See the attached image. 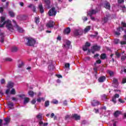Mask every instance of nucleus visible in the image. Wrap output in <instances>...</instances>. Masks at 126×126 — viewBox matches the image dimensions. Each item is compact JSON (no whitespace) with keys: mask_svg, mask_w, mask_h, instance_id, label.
Returning a JSON list of instances; mask_svg holds the SVG:
<instances>
[{"mask_svg":"<svg viewBox=\"0 0 126 126\" xmlns=\"http://www.w3.org/2000/svg\"><path fill=\"white\" fill-rule=\"evenodd\" d=\"M49 105H50V101H49V100L46 101L44 104L45 107H49Z\"/></svg>","mask_w":126,"mask_h":126,"instance_id":"nucleus-39","label":"nucleus"},{"mask_svg":"<svg viewBox=\"0 0 126 126\" xmlns=\"http://www.w3.org/2000/svg\"><path fill=\"white\" fill-rule=\"evenodd\" d=\"M102 63V61H101L100 60H97V61H96V63H94V65H96V63Z\"/></svg>","mask_w":126,"mask_h":126,"instance_id":"nucleus-50","label":"nucleus"},{"mask_svg":"<svg viewBox=\"0 0 126 126\" xmlns=\"http://www.w3.org/2000/svg\"><path fill=\"white\" fill-rule=\"evenodd\" d=\"M118 3H123L125 2V0H118Z\"/></svg>","mask_w":126,"mask_h":126,"instance_id":"nucleus-53","label":"nucleus"},{"mask_svg":"<svg viewBox=\"0 0 126 126\" xmlns=\"http://www.w3.org/2000/svg\"><path fill=\"white\" fill-rule=\"evenodd\" d=\"M28 7H29V8L32 7L33 12H36V6H35V5L31 4L30 5L28 6Z\"/></svg>","mask_w":126,"mask_h":126,"instance_id":"nucleus-24","label":"nucleus"},{"mask_svg":"<svg viewBox=\"0 0 126 126\" xmlns=\"http://www.w3.org/2000/svg\"><path fill=\"white\" fill-rule=\"evenodd\" d=\"M120 43L121 44V45H126V41L122 40L120 42Z\"/></svg>","mask_w":126,"mask_h":126,"instance_id":"nucleus-55","label":"nucleus"},{"mask_svg":"<svg viewBox=\"0 0 126 126\" xmlns=\"http://www.w3.org/2000/svg\"><path fill=\"white\" fill-rule=\"evenodd\" d=\"M17 18L18 20H20V21H23L28 19V16L25 15H19L17 17Z\"/></svg>","mask_w":126,"mask_h":126,"instance_id":"nucleus-6","label":"nucleus"},{"mask_svg":"<svg viewBox=\"0 0 126 126\" xmlns=\"http://www.w3.org/2000/svg\"><path fill=\"white\" fill-rule=\"evenodd\" d=\"M125 33L126 34L123 36V38L126 41V30L125 31Z\"/></svg>","mask_w":126,"mask_h":126,"instance_id":"nucleus-62","label":"nucleus"},{"mask_svg":"<svg viewBox=\"0 0 126 126\" xmlns=\"http://www.w3.org/2000/svg\"><path fill=\"white\" fill-rule=\"evenodd\" d=\"M27 40V42L26 43V45L27 46H29V47H33L34 45L36 44V39L32 38L31 37H27L26 38Z\"/></svg>","mask_w":126,"mask_h":126,"instance_id":"nucleus-2","label":"nucleus"},{"mask_svg":"<svg viewBox=\"0 0 126 126\" xmlns=\"http://www.w3.org/2000/svg\"><path fill=\"white\" fill-rule=\"evenodd\" d=\"M16 29L20 33H23V32H24V30L17 25H16Z\"/></svg>","mask_w":126,"mask_h":126,"instance_id":"nucleus-20","label":"nucleus"},{"mask_svg":"<svg viewBox=\"0 0 126 126\" xmlns=\"http://www.w3.org/2000/svg\"><path fill=\"white\" fill-rule=\"evenodd\" d=\"M36 118L38 120H39V121L43 120V116L41 113H39L38 115L36 116Z\"/></svg>","mask_w":126,"mask_h":126,"instance_id":"nucleus-31","label":"nucleus"},{"mask_svg":"<svg viewBox=\"0 0 126 126\" xmlns=\"http://www.w3.org/2000/svg\"><path fill=\"white\" fill-rule=\"evenodd\" d=\"M6 24V28L8 29L9 31H13V26L11 24V21L10 20H7L3 22V23L1 25V27L4 26Z\"/></svg>","mask_w":126,"mask_h":126,"instance_id":"nucleus-1","label":"nucleus"},{"mask_svg":"<svg viewBox=\"0 0 126 126\" xmlns=\"http://www.w3.org/2000/svg\"><path fill=\"white\" fill-rule=\"evenodd\" d=\"M38 8L39 9L40 12H41V13H43L44 8H43V5L42 4V3L39 4Z\"/></svg>","mask_w":126,"mask_h":126,"instance_id":"nucleus-22","label":"nucleus"},{"mask_svg":"<svg viewBox=\"0 0 126 126\" xmlns=\"http://www.w3.org/2000/svg\"><path fill=\"white\" fill-rule=\"evenodd\" d=\"M70 64L69 63H65V68H69Z\"/></svg>","mask_w":126,"mask_h":126,"instance_id":"nucleus-47","label":"nucleus"},{"mask_svg":"<svg viewBox=\"0 0 126 126\" xmlns=\"http://www.w3.org/2000/svg\"><path fill=\"white\" fill-rule=\"evenodd\" d=\"M8 5H9V2H6L5 4V7H4V8H7L8 7Z\"/></svg>","mask_w":126,"mask_h":126,"instance_id":"nucleus-52","label":"nucleus"},{"mask_svg":"<svg viewBox=\"0 0 126 126\" xmlns=\"http://www.w3.org/2000/svg\"><path fill=\"white\" fill-rule=\"evenodd\" d=\"M3 12V7H0V13H2Z\"/></svg>","mask_w":126,"mask_h":126,"instance_id":"nucleus-59","label":"nucleus"},{"mask_svg":"<svg viewBox=\"0 0 126 126\" xmlns=\"http://www.w3.org/2000/svg\"><path fill=\"white\" fill-rule=\"evenodd\" d=\"M29 95H30V96H31V97H33L34 96V92L32 91H30L28 92Z\"/></svg>","mask_w":126,"mask_h":126,"instance_id":"nucleus-35","label":"nucleus"},{"mask_svg":"<svg viewBox=\"0 0 126 126\" xmlns=\"http://www.w3.org/2000/svg\"><path fill=\"white\" fill-rule=\"evenodd\" d=\"M102 100H106V99H107V97H106V95L103 94L102 96Z\"/></svg>","mask_w":126,"mask_h":126,"instance_id":"nucleus-58","label":"nucleus"},{"mask_svg":"<svg viewBox=\"0 0 126 126\" xmlns=\"http://www.w3.org/2000/svg\"><path fill=\"white\" fill-rule=\"evenodd\" d=\"M57 14V11L55 7H52L49 11H48V15L49 16H56Z\"/></svg>","mask_w":126,"mask_h":126,"instance_id":"nucleus-5","label":"nucleus"},{"mask_svg":"<svg viewBox=\"0 0 126 126\" xmlns=\"http://www.w3.org/2000/svg\"><path fill=\"white\" fill-rule=\"evenodd\" d=\"M56 25V23L53 21H50L48 23L46 24V27L47 28H53L54 26Z\"/></svg>","mask_w":126,"mask_h":126,"instance_id":"nucleus-9","label":"nucleus"},{"mask_svg":"<svg viewBox=\"0 0 126 126\" xmlns=\"http://www.w3.org/2000/svg\"><path fill=\"white\" fill-rule=\"evenodd\" d=\"M10 118L9 117H6L4 119V122H5L4 123H3V126H8V124H9V123H10Z\"/></svg>","mask_w":126,"mask_h":126,"instance_id":"nucleus-13","label":"nucleus"},{"mask_svg":"<svg viewBox=\"0 0 126 126\" xmlns=\"http://www.w3.org/2000/svg\"><path fill=\"white\" fill-rule=\"evenodd\" d=\"M122 25L123 26V27H126V24L125 22H122Z\"/></svg>","mask_w":126,"mask_h":126,"instance_id":"nucleus-63","label":"nucleus"},{"mask_svg":"<svg viewBox=\"0 0 126 126\" xmlns=\"http://www.w3.org/2000/svg\"><path fill=\"white\" fill-rule=\"evenodd\" d=\"M52 103H53V104H58V101L57 100H53Z\"/></svg>","mask_w":126,"mask_h":126,"instance_id":"nucleus-61","label":"nucleus"},{"mask_svg":"<svg viewBox=\"0 0 126 126\" xmlns=\"http://www.w3.org/2000/svg\"><path fill=\"white\" fill-rule=\"evenodd\" d=\"M11 52L12 53H14V52H16V47H15V46L13 47L11 49Z\"/></svg>","mask_w":126,"mask_h":126,"instance_id":"nucleus-42","label":"nucleus"},{"mask_svg":"<svg viewBox=\"0 0 126 126\" xmlns=\"http://www.w3.org/2000/svg\"><path fill=\"white\" fill-rule=\"evenodd\" d=\"M83 50L85 52L87 51L88 50V47H87V46L85 45L83 47Z\"/></svg>","mask_w":126,"mask_h":126,"instance_id":"nucleus-45","label":"nucleus"},{"mask_svg":"<svg viewBox=\"0 0 126 126\" xmlns=\"http://www.w3.org/2000/svg\"><path fill=\"white\" fill-rule=\"evenodd\" d=\"M14 86V84L13 83V82L11 81H9L8 82L6 87L7 88H8V89H10V88H13Z\"/></svg>","mask_w":126,"mask_h":126,"instance_id":"nucleus-14","label":"nucleus"},{"mask_svg":"<svg viewBox=\"0 0 126 126\" xmlns=\"http://www.w3.org/2000/svg\"><path fill=\"white\" fill-rule=\"evenodd\" d=\"M100 49H101L100 46L95 45L92 48V52L93 54H94L96 51H99Z\"/></svg>","mask_w":126,"mask_h":126,"instance_id":"nucleus-10","label":"nucleus"},{"mask_svg":"<svg viewBox=\"0 0 126 126\" xmlns=\"http://www.w3.org/2000/svg\"><path fill=\"white\" fill-rule=\"evenodd\" d=\"M9 14L11 17H14V13L12 11H9Z\"/></svg>","mask_w":126,"mask_h":126,"instance_id":"nucleus-36","label":"nucleus"},{"mask_svg":"<svg viewBox=\"0 0 126 126\" xmlns=\"http://www.w3.org/2000/svg\"><path fill=\"white\" fill-rule=\"evenodd\" d=\"M73 118L76 121L80 120V116H78L77 114L73 115Z\"/></svg>","mask_w":126,"mask_h":126,"instance_id":"nucleus-25","label":"nucleus"},{"mask_svg":"<svg viewBox=\"0 0 126 126\" xmlns=\"http://www.w3.org/2000/svg\"><path fill=\"white\" fill-rule=\"evenodd\" d=\"M113 84H116V85H117L118 84V80L116 79H114L113 81Z\"/></svg>","mask_w":126,"mask_h":126,"instance_id":"nucleus-44","label":"nucleus"},{"mask_svg":"<svg viewBox=\"0 0 126 126\" xmlns=\"http://www.w3.org/2000/svg\"><path fill=\"white\" fill-rule=\"evenodd\" d=\"M124 30V28H123V27H119L118 28H117V32H115V35H117V36H119L120 35V32H121V31H123Z\"/></svg>","mask_w":126,"mask_h":126,"instance_id":"nucleus-15","label":"nucleus"},{"mask_svg":"<svg viewBox=\"0 0 126 126\" xmlns=\"http://www.w3.org/2000/svg\"><path fill=\"white\" fill-rule=\"evenodd\" d=\"M120 97V94H115V95L112 97V99L111 100V102H113L114 104H116L117 103V98Z\"/></svg>","mask_w":126,"mask_h":126,"instance_id":"nucleus-11","label":"nucleus"},{"mask_svg":"<svg viewBox=\"0 0 126 126\" xmlns=\"http://www.w3.org/2000/svg\"><path fill=\"white\" fill-rule=\"evenodd\" d=\"M115 55L117 57V58H120V57H121V53H119L118 52H115Z\"/></svg>","mask_w":126,"mask_h":126,"instance_id":"nucleus-48","label":"nucleus"},{"mask_svg":"<svg viewBox=\"0 0 126 126\" xmlns=\"http://www.w3.org/2000/svg\"><path fill=\"white\" fill-rule=\"evenodd\" d=\"M43 124L44 123H43V121H42V120L39 121V126H43Z\"/></svg>","mask_w":126,"mask_h":126,"instance_id":"nucleus-56","label":"nucleus"},{"mask_svg":"<svg viewBox=\"0 0 126 126\" xmlns=\"http://www.w3.org/2000/svg\"><path fill=\"white\" fill-rule=\"evenodd\" d=\"M122 83L124 84L125 83H126V78H125L122 80Z\"/></svg>","mask_w":126,"mask_h":126,"instance_id":"nucleus-60","label":"nucleus"},{"mask_svg":"<svg viewBox=\"0 0 126 126\" xmlns=\"http://www.w3.org/2000/svg\"><path fill=\"white\" fill-rule=\"evenodd\" d=\"M114 42V43L118 44H119V43H120V39H117V38L115 39Z\"/></svg>","mask_w":126,"mask_h":126,"instance_id":"nucleus-41","label":"nucleus"},{"mask_svg":"<svg viewBox=\"0 0 126 126\" xmlns=\"http://www.w3.org/2000/svg\"><path fill=\"white\" fill-rule=\"evenodd\" d=\"M9 92H10V89H7L6 90L5 94L7 95L6 100H9V98H10V95L9 94Z\"/></svg>","mask_w":126,"mask_h":126,"instance_id":"nucleus-16","label":"nucleus"},{"mask_svg":"<svg viewBox=\"0 0 126 126\" xmlns=\"http://www.w3.org/2000/svg\"><path fill=\"white\" fill-rule=\"evenodd\" d=\"M34 22L36 23V24H38L40 22V20L38 17H35L34 18Z\"/></svg>","mask_w":126,"mask_h":126,"instance_id":"nucleus-40","label":"nucleus"},{"mask_svg":"<svg viewBox=\"0 0 126 126\" xmlns=\"http://www.w3.org/2000/svg\"><path fill=\"white\" fill-rule=\"evenodd\" d=\"M100 103L99 101L96 100L95 99L91 101V105L93 107H95V106H98V105H100Z\"/></svg>","mask_w":126,"mask_h":126,"instance_id":"nucleus-12","label":"nucleus"},{"mask_svg":"<svg viewBox=\"0 0 126 126\" xmlns=\"http://www.w3.org/2000/svg\"><path fill=\"white\" fill-rule=\"evenodd\" d=\"M126 59V55H123L121 57V60L125 61Z\"/></svg>","mask_w":126,"mask_h":126,"instance_id":"nucleus-49","label":"nucleus"},{"mask_svg":"<svg viewBox=\"0 0 126 126\" xmlns=\"http://www.w3.org/2000/svg\"><path fill=\"white\" fill-rule=\"evenodd\" d=\"M7 108L10 109V110H14V103L13 102L9 101L6 102Z\"/></svg>","mask_w":126,"mask_h":126,"instance_id":"nucleus-8","label":"nucleus"},{"mask_svg":"<svg viewBox=\"0 0 126 126\" xmlns=\"http://www.w3.org/2000/svg\"><path fill=\"white\" fill-rule=\"evenodd\" d=\"M70 33V28H67L64 31V34H69Z\"/></svg>","mask_w":126,"mask_h":126,"instance_id":"nucleus-29","label":"nucleus"},{"mask_svg":"<svg viewBox=\"0 0 126 126\" xmlns=\"http://www.w3.org/2000/svg\"><path fill=\"white\" fill-rule=\"evenodd\" d=\"M107 73L109 74L110 76H113L114 75V72L113 71H111L110 70H107Z\"/></svg>","mask_w":126,"mask_h":126,"instance_id":"nucleus-37","label":"nucleus"},{"mask_svg":"<svg viewBox=\"0 0 126 126\" xmlns=\"http://www.w3.org/2000/svg\"><path fill=\"white\" fill-rule=\"evenodd\" d=\"M97 12H98V11H96L95 10H90L88 11V15H90L91 17V19L93 21H95V18H94V17H92V15H93V14H96Z\"/></svg>","mask_w":126,"mask_h":126,"instance_id":"nucleus-4","label":"nucleus"},{"mask_svg":"<svg viewBox=\"0 0 126 126\" xmlns=\"http://www.w3.org/2000/svg\"><path fill=\"white\" fill-rule=\"evenodd\" d=\"M3 60L4 62H12V59L10 58H6Z\"/></svg>","mask_w":126,"mask_h":126,"instance_id":"nucleus-33","label":"nucleus"},{"mask_svg":"<svg viewBox=\"0 0 126 126\" xmlns=\"http://www.w3.org/2000/svg\"><path fill=\"white\" fill-rule=\"evenodd\" d=\"M122 10H123V12H126V6H123L122 8Z\"/></svg>","mask_w":126,"mask_h":126,"instance_id":"nucleus-57","label":"nucleus"},{"mask_svg":"<svg viewBox=\"0 0 126 126\" xmlns=\"http://www.w3.org/2000/svg\"><path fill=\"white\" fill-rule=\"evenodd\" d=\"M109 16L107 15L106 17H104L103 19H102V23H106L108 21V20L109 19Z\"/></svg>","mask_w":126,"mask_h":126,"instance_id":"nucleus-26","label":"nucleus"},{"mask_svg":"<svg viewBox=\"0 0 126 126\" xmlns=\"http://www.w3.org/2000/svg\"><path fill=\"white\" fill-rule=\"evenodd\" d=\"M0 42L2 44V43H4V36H2L1 37L0 39Z\"/></svg>","mask_w":126,"mask_h":126,"instance_id":"nucleus-43","label":"nucleus"},{"mask_svg":"<svg viewBox=\"0 0 126 126\" xmlns=\"http://www.w3.org/2000/svg\"><path fill=\"white\" fill-rule=\"evenodd\" d=\"M55 68V66L53 64H50L48 66V69H50V70H52Z\"/></svg>","mask_w":126,"mask_h":126,"instance_id":"nucleus-38","label":"nucleus"},{"mask_svg":"<svg viewBox=\"0 0 126 126\" xmlns=\"http://www.w3.org/2000/svg\"><path fill=\"white\" fill-rule=\"evenodd\" d=\"M69 45H70V41L67 40L66 41V44H63L64 48H69Z\"/></svg>","mask_w":126,"mask_h":126,"instance_id":"nucleus-23","label":"nucleus"},{"mask_svg":"<svg viewBox=\"0 0 126 126\" xmlns=\"http://www.w3.org/2000/svg\"><path fill=\"white\" fill-rule=\"evenodd\" d=\"M75 36H81L83 34V32L80 29H75L73 31Z\"/></svg>","mask_w":126,"mask_h":126,"instance_id":"nucleus-7","label":"nucleus"},{"mask_svg":"<svg viewBox=\"0 0 126 126\" xmlns=\"http://www.w3.org/2000/svg\"><path fill=\"white\" fill-rule=\"evenodd\" d=\"M121 114V111H116L114 114V117L117 118V117H119V116Z\"/></svg>","mask_w":126,"mask_h":126,"instance_id":"nucleus-30","label":"nucleus"},{"mask_svg":"<svg viewBox=\"0 0 126 126\" xmlns=\"http://www.w3.org/2000/svg\"><path fill=\"white\" fill-rule=\"evenodd\" d=\"M44 1L46 4V7H47V8H50L51 7L50 6L51 1H50V0H44Z\"/></svg>","mask_w":126,"mask_h":126,"instance_id":"nucleus-18","label":"nucleus"},{"mask_svg":"<svg viewBox=\"0 0 126 126\" xmlns=\"http://www.w3.org/2000/svg\"><path fill=\"white\" fill-rule=\"evenodd\" d=\"M24 65V62L22 61L21 60H19L18 61V67L19 68L22 67Z\"/></svg>","mask_w":126,"mask_h":126,"instance_id":"nucleus-19","label":"nucleus"},{"mask_svg":"<svg viewBox=\"0 0 126 126\" xmlns=\"http://www.w3.org/2000/svg\"><path fill=\"white\" fill-rule=\"evenodd\" d=\"M100 59L101 60H105L107 59V55L105 53L101 54L100 55Z\"/></svg>","mask_w":126,"mask_h":126,"instance_id":"nucleus-27","label":"nucleus"},{"mask_svg":"<svg viewBox=\"0 0 126 126\" xmlns=\"http://www.w3.org/2000/svg\"><path fill=\"white\" fill-rule=\"evenodd\" d=\"M104 7L106 8V9H111V5L109 2L105 1L104 3Z\"/></svg>","mask_w":126,"mask_h":126,"instance_id":"nucleus-17","label":"nucleus"},{"mask_svg":"<svg viewBox=\"0 0 126 126\" xmlns=\"http://www.w3.org/2000/svg\"><path fill=\"white\" fill-rule=\"evenodd\" d=\"M85 46H86L87 47H90V46H91V44H90V43L87 42L86 43Z\"/></svg>","mask_w":126,"mask_h":126,"instance_id":"nucleus-54","label":"nucleus"},{"mask_svg":"<svg viewBox=\"0 0 126 126\" xmlns=\"http://www.w3.org/2000/svg\"><path fill=\"white\" fill-rule=\"evenodd\" d=\"M1 82V84H4V83H5V80H4V79H2L0 81Z\"/></svg>","mask_w":126,"mask_h":126,"instance_id":"nucleus-51","label":"nucleus"},{"mask_svg":"<svg viewBox=\"0 0 126 126\" xmlns=\"http://www.w3.org/2000/svg\"><path fill=\"white\" fill-rule=\"evenodd\" d=\"M15 89H12V90L10 91V94H11V95L15 94Z\"/></svg>","mask_w":126,"mask_h":126,"instance_id":"nucleus-34","label":"nucleus"},{"mask_svg":"<svg viewBox=\"0 0 126 126\" xmlns=\"http://www.w3.org/2000/svg\"><path fill=\"white\" fill-rule=\"evenodd\" d=\"M42 101H43L44 102V101H45V98L38 97L37 98V102H38V103H41V102H42Z\"/></svg>","mask_w":126,"mask_h":126,"instance_id":"nucleus-28","label":"nucleus"},{"mask_svg":"<svg viewBox=\"0 0 126 126\" xmlns=\"http://www.w3.org/2000/svg\"><path fill=\"white\" fill-rule=\"evenodd\" d=\"M125 72L126 73V69H125L124 70H121V74H123V72Z\"/></svg>","mask_w":126,"mask_h":126,"instance_id":"nucleus-64","label":"nucleus"},{"mask_svg":"<svg viewBox=\"0 0 126 126\" xmlns=\"http://www.w3.org/2000/svg\"><path fill=\"white\" fill-rule=\"evenodd\" d=\"M84 61H85V62L90 61V57H85V58H84Z\"/></svg>","mask_w":126,"mask_h":126,"instance_id":"nucleus-46","label":"nucleus"},{"mask_svg":"<svg viewBox=\"0 0 126 126\" xmlns=\"http://www.w3.org/2000/svg\"><path fill=\"white\" fill-rule=\"evenodd\" d=\"M17 96L19 97L22 99H23V98H24L23 102L24 105H26V104L29 103V101H30V98H29V97H25V94H18L17 95Z\"/></svg>","mask_w":126,"mask_h":126,"instance_id":"nucleus-3","label":"nucleus"},{"mask_svg":"<svg viewBox=\"0 0 126 126\" xmlns=\"http://www.w3.org/2000/svg\"><path fill=\"white\" fill-rule=\"evenodd\" d=\"M105 80H106V77H105L104 76H101L98 78V81L100 83L104 82Z\"/></svg>","mask_w":126,"mask_h":126,"instance_id":"nucleus-21","label":"nucleus"},{"mask_svg":"<svg viewBox=\"0 0 126 126\" xmlns=\"http://www.w3.org/2000/svg\"><path fill=\"white\" fill-rule=\"evenodd\" d=\"M90 29H91V28H90V26H88L85 29H84V32L85 33H87V32H88V31H90Z\"/></svg>","mask_w":126,"mask_h":126,"instance_id":"nucleus-32","label":"nucleus"}]
</instances>
